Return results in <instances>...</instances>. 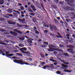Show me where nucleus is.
<instances>
[{
	"mask_svg": "<svg viewBox=\"0 0 75 75\" xmlns=\"http://www.w3.org/2000/svg\"><path fill=\"white\" fill-rule=\"evenodd\" d=\"M17 13H18V14H20V12L19 11H17Z\"/></svg>",
	"mask_w": 75,
	"mask_h": 75,
	"instance_id": "0e129e2a",
	"label": "nucleus"
},
{
	"mask_svg": "<svg viewBox=\"0 0 75 75\" xmlns=\"http://www.w3.org/2000/svg\"><path fill=\"white\" fill-rule=\"evenodd\" d=\"M67 50L68 51L71 52H72V51L73 50V49H68Z\"/></svg>",
	"mask_w": 75,
	"mask_h": 75,
	"instance_id": "f3484780",
	"label": "nucleus"
},
{
	"mask_svg": "<svg viewBox=\"0 0 75 75\" xmlns=\"http://www.w3.org/2000/svg\"><path fill=\"white\" fill-rule=\"evenodd\" d=\"M46 67L47 68H52L53 67V66H48V65H47Z\"/></svg>",
	"mask_w": 75,
	"mask_h": 75,
	"instance_id": "cd10ccee",
	"label": "nucleus"
},
{
	"mask_svg": "<svg viewBox=\"0 0 75 75\" xmlns=\"http://www.w3.org/2000/svg\"><path fill=\"white\" fill-rule=\"evenodd\" d=\"M61 62H63V63H65V61L64 60H61Z\"/></svg>",
	"mask_w": 75,
	"mask_h": 75,
	"instance_id": "8fccbe9b",
	"label": "nucleus"
},
{
	"mask_svg": "<svg viewBox=\"0 0 75 75\" xmlns=\"http://www.w3.org/2000/svg\"><path fill=\"white\" fill-rule=\"evenodd\" d=\"M55 2L56 3H59V0H54Z\"/></svg>",
	"mask_w": 75,
	"mask_h": 75,
	"instance_id": "e433bc0d",
	"label": "nucleus"
},
{
	"mask_svg": "<svg viewBox=\"0 0 75 75\" xmlns=\"http://www.w3.org/2000/svg\"><path fill=\"white\" fill-rule=\"evenodd\" d=\"M33 21L35 23L36 22V19L35 18H33Z\"/></svg>",
	"mask_w": 75,
	"mask_h": 75,
	"instance_id": "72a5a7b5",
	"label": "nucleus"
},
{
	"mask_svg": "<svg viewBox=\"0 0 75 75\" xmlns=\"http://www.w3.org/2000/svg\"><path fill=\"white\" fill-rule=\"evenodd\" d=\"M65 9L66 10H69L70 11H74L75 10V9H74V8L72 9L69 6H66L65 7Z\"/></svg>",
	"mask_w": 75,
	"mask_h": 75,
	"instance_id": "7ed1b4c3",
	"label": "nucleus"
},
{
	"mask_svg": "<svg viewBox=\"0 0 75 75\" xmlns=\"http://www.w3.org/2000/svg\"><path fill=\"white\" fill-rule=\"evenodd\" d=\"M50 61H52V62H57V61L54 60V59H50Z\"/></svg>",
	"mask_w": 75,
	"mask_h": 75,
	"instance_id": "bb28decb",
	"label": "nucleus"
},
{
	"mask_svg": "<svg viewBox=\"0 0 75 75\" xmlns=\"http://www.w3.org/2000/svg\"><path fill=\"white\" fill-rule=\"evenodd\" d=\"M45 26L46 27H47L48 28H49V26L48 25H47V24H45Z\"/></svg>",
	"mask_w": 75,
	"mask_h": 75,
	"instance_id": "a19ab883",
	"label": "nucleus"
},
{
	"mask_svg": "<svg viewBox=\"0 0 75 75\" xmlns=\"http://www.w3.org/2000/svg\"><path fill=\"white\" fill-rule=\"evenodd\" d=\"M41 7L42 8L43 10H44V6H43V4L42 3H41Z\"/></svg>",
	"mask_w": 75,
	"mask_h": 75,
	"instance_id": "c756f323",
	"label": "nucleus"
},
{
	"mask_svg": "<svg viewBox=\"0 0 75 75\" xmlns=\"http://www.w3.org/2000/svg\"><path fill=\"white\" fill-rule=\"evenodd\" d=\"M66 21L67 22H69V20L68 19H66Z\"/></svg>",
	"mask_w": 75,
	"mask_h": 75,
	"instance_id": "603ef678",
	"label": "nucleus"
},
{
	"mask_svg": "<svg viewBox=\"0 0 75 75\" xmlns=\"http://www.w3.org/2000/svg\"><path fill=\"white\" fill-rule=\"evenodd\" d=\"M40 54L41 57H42V58H45V56L44 54H43L42 53H40Z\"/></svg>",
	"mask_w": 75,
	"mask_h": 75,
	"instance_id": "2eb2a0df",
	"label": "nucleus"
},
{
	"mask_svg": "<svg viewBox=\"0 0 75 75\" xmlns=\"http://www.w3.org/2000/svg\"><path fill=\"white\" fill-rule=\"evenodd\" d=\"M62 67L64 68H67L68 67V66L67 65H65V64H62Z\"/></svg>",
	"mask_w": 75,
	"mask_h": 75,
	"instance_id": "9b49d317",
	"label": "nucleus"
},
{
	"mask_svg": "<svg viewBox=\"0 0 75 75\" xmlns=\"http://www.w3.org/2000/svg\"><path fill=\"white\" fill-rule=\"evenodd\" d=\"M55 50H57V51H61V50H59L58 49H56Z\"/></svg>",
	"mask_w": 75,
	"mask_h": 75,
	"instance_id": "49530a36",
	"label": "nucleus"
},
{
	"mask_svg": "<svg viewBox=\"0 0 75 75\" xmlns=\"http://www.w3.org/2000/svg\"><path fill=\"white\" fill-rule=\"evenodd\" d=\"M45 55L46 57H48V54H45Z\"/></svg>",
	"mask_w": 75,
	"mask_h": 75,
	"instance_id": "13d9d810",
	"label": "nucleus"
},
{
	"mask_svg": "<svg viewBox=\"0 0 75 75\" xmlns=\"http://www.w3.org/2000/svg\"><path fill=\"white\" fill-rule=\"evenodd\" d=\"M63 55H65L66 56H67L69 55V54H67V53H63Z\"/></svg>",
	"mask_w": 75,
	"mask_h": 75,
	"instance_id": "7c9ffc66",
	"label": "nucleus"
},
{
	"mask_svg": "<svg viewBox=\"0 0 75 75\" xmlns=\"http://www.w3.org/2000/svg\"><path fill=\"white\" fill-rule=\"evenodd\" d=\"M30 7L33 9V11H36V8H35V6L32 5Z\"/></svg>",
	"mask_w": 75,
	"mask_h": 75,
	"instance_id": "6e6552de",
	"label": "nucleus"
},
{
	"mask_svg": "<svg viewBox=\"0 0 75 75\" xmlns=\"http://www.w3.org/2000/svg\"><path fill=\"white\" fill-rule=\"evenodd\" d=\"M18 20L20 22L23 23V21H24L25 20L24 18L23 19V20H22L20 18H19Z\"/></svg>",
	"mask_w": 75,
	"mask_h": 75,
	"instance_id": "9d476101",
	"label": "nucleus"
},
{
	"mask_svg": "<svg viewBox=\"0 0 75 75\" xmlns=\"http://www.w3.org/2000/svg\"><path fill=\"white\" fill-rule=\"evenodd\" d=\"M49 49L52 52L54 51V48L52 47H49Z\"/></svg>",
	"mask_w": 75,
	"mask_h": 75,
	"instance_id": "6ab92c4d",
	"label": "nucleus"
},
{
	"mask_svg": "<svg viewBox=\"0 0 75 75\" xmlns=\"http://www.w3.org/2000/svg\"><path fill=\"white\" fill-rule=\"evenodd\" d=\"M43 45L42 46V47L43 48H45L47 47V45H49L48 42H43Z\"/></svg>",
	"mask_w": 75,
	"mask_h": 75,
	"instance_id": "39448f33",
	"label": "nucleus"
},
{
	"mask_svg": "<svg viewBox=\"0 0 75 75\" xmlns=\"http://www.w3.org/2000/svg\"><path fill=\"white\" fill-rule=\"evenodd\" d=\"M13 15H14V16H16L17 15V13H13Z\"/></svg>",
	"mask_w": 75,
	"mask_h": 75,
	"instance_id": "4c0bfd02",
	"label": "nucleus"
},
{
	"mask_svg": "<svg viewBox=\"0 0 75 75\" xmlns=\"http://www.w3.org/2000/svg\"><path fill=\"white\" fill-rule=\"evenodd\" d=\"M13 31H15L17 33L19 30H17L14 29H13Z\"/></svg>",
	"mask_w": 75,
	"mask_h": 75,
	"instance_id": "79ce46f5",
	"label": "nucleus"
},
{
	"mask_svg": "<svg viewBox=\"0 0 75 75\" xmlns=\"http://www.w3.org/2000/svg\"><path fill=\"white\" fill-rule=\"evenodd\" d=\"M18 5L19 6H22V4H20V3H19V4H18Z\"/></svg>",
	"mask_w": 75,
	"mask_h": 75,
	"instance_id": "774afa93",
	"label": "nucleus"
},
{
	"mask_svg": "<svg viewBox=\"0 0 75 75\" xmlns=\"http://www.w3.org/2000/svg\"><path fill=\"white\" fill-rule=\"evenodd\" d=\"M21 16L22 17H24V15L22 14L21 15Z\"/></svg>",
	"mask_w": 75,
	"mask_h": 75,
	"instance_id": "052dcab7",
	"label": "nucleus"
},
{
	"mask_svg": "<svg viewBox=\"0 0 75 75\" xmlns=\"http://www.w3.org/2000/svg\"><path fill=\"white\" fill-rule=\"evenodd\" d=\"M7 11L8 13H12L13 12V9H8Z\"/></svg>",
	"mask_w": 75,
	"mask_h": 75,
	"instance_id": "1a4fd4ad",
	"label": "nucleus"
},
{
	"mask_svg": "<svg viewBox=\"0 0 75 75\" xmlns=\"http://www.w3.org/2000/svg\"><path fill=\"white\" fill-rule=\"evenodd\" d=\"M59 46L60 47H63V45H59Z\"/></svg>",
	"mask_w": 75,
	"mask_h": 75,
	"instance_id": "680f3d73",
	"label": "nucleus"
},
{
	"mask_svg": "<svg viewBox=\"0 0 75 75\" xmlns=\"http://www.w3.org/2000/svg\"><path fill=\"white\" fill-rule=\"evenodd\" d=\"M54 21H55V22L56 24H58L59 23L58 21L56 20V19H54Z\"/></svg>",
	"mask_w": 75,
	"mask_h": 75,
	"instance_id": "412c9836",
	"label": "nucleus"
},
{
	"mask_svg": "<svg viewBox=\"0 0 75 75\" xmlns=\"http://www.w3.org/2000/svg\"><path fill=\"white\" fill-rule=\"evenodd\" d=\"M17 25L19 27H22L23 26L21 25H20L18 23H17Z\"/></svg>",
	"mask_w": 75,
	"mask_h": 75,
	"instance_id": "aec40b11",
	"label": "nucleus"
},
{
	"mask_svg": "<svg viewBox=\"0 0 75 75\" xmlns=\"http://www.w3.org/2000/svg\"><path fill=\"white\" fill-rule=\"evenodd\" d=\"M28 11H29L30 12H33V11L31 9H28Z\"/></svg>",
	"mask_w": 75,
	"mask_h": 75,
	"instance_id": "de8ad7c7",
	"label": "nucleus"
},
{
	"mask_svg": "<svg viewBox=\"0 0 75 75\" xmlns=\"http://www.w3.org/2000/svg\"><path fill=\"white\" fill-rule=\"evenodd\" d=\"M30 15L32 16H34L35 15V14L34 13H30Z\"/></svg>",
	"mask_w": 75,
	"mask_h": 75,
	"instance_id": "c03bdc74",
	"label": "nucleus"
},
{
	"mask_svg": "<svg viewBox=\"0 0 75 75\" xmlns=\"http://www.w3.org/2000/svg\"><path fill=\"white\" fill-rule=\"evenodd\" d=\"M17 33H19L21 34H22L23 33L22 32H21L19 30H18V31Z\"/></svg>",
	"mask_w": 75,
	"mask_h": 75,
	"instance_id": "f704fd0d",
	"label": "nucleus"
},
{
	"mask_svg": "<svg viewBox=\"0 0 75 75\" xmlns=\"http://www.w3.org/2000/svg\"><path fill=\"white\" fill-rule=\"evenodd\" d=\"M68 47L71 48H74V46L72 45H69L68 46Z\"/></svg>",
	"mask_w": 75,
	"mask_h": 75,
	"instance_id": "4468645a",
	"label": "nucleus"
},
{
	"mask_svg": "<svg viewBox=\"0 0 75 75\" xmlns=\"http://www.w3.org/2000/svg\"><path fill=\"white\" fill-rule=\"evenodd\" d=\"M57 34L58 35H59V37L60 38H62V36H61L60 35V34L58 32H57Z\"/></svg>",
	"mask_w": 75,
	"mask_h": 75,
	"instance_id": "c9c22d12",
	"label": "nucleus"
},
{
	"mask_svg": "<svg viewBox=\"0 0 75 75\" xmlns=\"http://www.w3.org/2000/svg\"><path fill=\"white\" fill-rule=\"evenodd\" d=\"M52 27L54 28V29L55 30H56V31L58 30V29L57 28L56 26L53 25H52H52L50 26V30L52 31H53V30H54V29Z\"/></svg>",
	"mask_w": 75,
	"mask_h": 75,
	"instance_id": "f03ea898",
	"label": "nucleus"
},
{
	"mask_svg": "<svg viewBox=\"0 0 75 75\" xmlns=\"http://www.w3.org/2000/svg\"><path fill=\"white\" fill-rule=\"evenodd\" d=\"M22 52L23 53H24V54H29V53H28L27 52H25L23 51H22Z\"/></svg>",
	"mask_w": 75,
	"mask_h": 75,
	"instance_id": "37998d69",
	"label": "nucleus"
},
{
	"mask_svg": "<svg viewBox=\"0 0 75 75\" xmlns=\"http://www.w3.org/2000/svg\"><path fill=\"white\" fill-rule=\"evenodd\" d=\"M65 1L67 2V4L69 5V4L73 3L74 2V0H65Z\"/></svg>",
	"mask_w": 75,
	"mask_h": 75,
	"instance_id": "0eeeda50",
	"label": "nucleus"
},
{
	"mask_svg": "<svg viewBox=\"0 0 75 75\" xmlns=\"http://www.w3.org/2000/svg\"><path fill=\"white\" fill-rule=\"evenodd\" d=\"M72 36L74 38H75V35H73Z\"/></svg>",
	"mask_w": 75,
	"mask_h": 75,
	"instance_id": "69168bd1",
	"label": "nucleus"
},
{
	"mask_svg": "<svg viewBox=\"0 0 75 75\" xmlns=\"http://www.w3.org/2000/svg\"><path fill=\"white\" fill-rule=\"evenodd\" d=\"M39 6H38V8H39L40 9L41 8V7L40 6V5L39 4L38 5Z\"/></svg>",
	"mask_w": 75,
	"mask_h": 75,
	"instance_id": "6e6d98bb",
	"label": "nucleus"
},
{
	"mask_svg": "<svg viewBox=\"0 0 75 75\" xmlns=\"http://www.w3.org/2000/svg\"><path fill=\"white\" fill-rule=\"evenodd\" d=\"M20 8H21V10H24V8L23 6H21V7H20Z\"/></svg>",
	"mask_w": 75,
	"mask_h": 75,
	"instance_id": "a878e982",
	"label": "nucleus"
},
{
	"mask_svg": "<svg viewBox=\"0 0 75 75\" xmlns=\"http://www.w3.org/2000/svg\"><path fill=\"white\" fill-rule=\"evenodd\" d=\"M45 64V62H42V63H41V65L42 66H43Z\"/></svg>",
	"mask_w": 75,
	"mask_h": 75,
	"instance_id": "2f4dec72",
	"label": "nucleus"
},
{
	"mask_svg": "<svg viewBox=\"0 0 75 75\" xmlns=\"http://www.w3.org/2000/svg\"><path fill=\"white\" fill-rule=\"evenodd\" d=\"M66 37H69V35L68 34H67L66 35Z\"/></svg>",
	"mask_w": 75,
	"mask_h": 75,
	"instance_id": "e2e57ef3",
	"label": "nucleus"
},
{
	"mask_svg": "<svg viewBox=\"0 0 75 75\" xmlns=\"http://www.w3.org/2000/svg\"><path fill=\"white\" fill-rule=\"evenodd\" d=\"M35 31V33L37 34H39L40 33L38 31H37V30H34Z\"/></svg>",
	"mask_w": 75,
	"mask_h": 75,
	"instance_id": "393cba45",
	"label": "nucleus"
},
{
	"mask_svg": "<svg viewBox=\"0 0 75 75\" xmlns=\"http://www.w3.org/2000/svg\"><path fill=\"white\" fill-rule=\"evenodd\" d=\"M8 23L9 24H11V25L15 24H16V23L13 22H12L8 21Z\"/></svg>",
	"mask_w": 75,
	"mask_h": 75,
	"instance_id": "f8f14e48",
	"label": "nucleus"
},
{
	"mask_svg": "<svg viewBox=\"0 0 75 75\" xmlns=\"http://www.w3.org/2000/svg\"><path fill=\"white\" fill-rule=\"evenodd\" d=\"M28 42L30 43H32V41L31 40V39H29L28 40Z\"/></svg>",
	"mask_w": 75,
	"mask_h": 75,
	"instance_id": "4be33fe9",
	"label": "nucleus"
},
{
	"mask_svg": "<svg viewBox=\"0 0 75 75\" xmlns=\"http://www.w3.org/2000/svg\"><path fill=\"white\" fill-rule=\"evenodd\" d=\"M64 64H69V62H67V63H64Z\"/></svg>",
	"mask_w": 75,
	"mask_h": 75,
	"instance_id": "bf43d9fd",
	"label": "nucleus"
},
{
	"mask_svg": "<svg viewBox=\"0 0 75 75\" xmlns=\"http://www.w3.org/2000/svg\"><path fill=\"white\" fill-rule=\"evenodd\" d=\"M0 21H4V18H0Z\"/></svg>",
	"mask_w": 75,
	"mask_h": 75,
	"instance_id": "ea45409f",
	"label": "nucleus"
},
{
	"mask_svg": "<svg viewBox=\"0 0 75 75\" xmlns=\"http://www.w3.org/2000/svg\"><path fill=\"white\" fill-rule=\"evenodd\" d=\"M64 72H69L71 73L72 71H69L68 70H64Z\"/></svg>",
	"mask_w": 75,
	"mask_h": 75,
	"instance_id": "ddd939ff",
	"label": "nucleus"
},
{
	"mask_svg": "<svg viewBox=\"0 0 75 75\" xmlns=\"http://www.w3.org/2000/svg\"><path fill=\"white\" fill-rule=\"evenodd\" d=\"M48 31L47 30H45V33H48Z\"/></svg>",
	"mask_w": 75,
	"mask_h": 75,
	"instance_id": "3c124183",
	"label": "nucleus"
},
{
	"mask_svg": "<svg viewBox=\"0 0 75 75\" xmlns=\"http://www.w3.org/2000/svg\"><path fill=\"white\" fill-rule=\"evenodd\" d=\"M10 33L11 35H13V36H14L16 37L17 35H18V34L15 32H13V31H10Z\"/></svg>",
	"mask_w": 75,
	"mask_h": 75,
	"instance_id": "423d86ee",
	"label": "nucleus"
},
{
	"mask_svg": "<svg viewBox=\"0 0 75 75\" xmlns=\"http://www.w3.org/2000/svg\"><path fill=\"white\" fill-rule=\"evenodd\" d=\"M25 7L26 8H27V7H28V6L27 5H25Z\"/></svg>",
	"mask_w": 75,
	"mask_h": 75,
	"instance_id": "338daca9",
	"label": "nucleus"
},
{
	"mask_svg": "<svg viewBox=\"0 0 75 75\" xmlns=\"http://www.w3.org/2000/svg\"><path fill=\"white\" fill-rule=\"evenodd\" d=\"M5 53L6 54V55L7 57H12L13 56V54H10V52L6 51Z\"/></svg>",
	"mask_w": 75,
	"mask_h": 75,
	"instance_id": "20e7f679",
	"label": "nucleus"
},
{
	"mask_svg": "<svg viewBox=\"0 0 75 75\" xmlns=\"http://www.w3.org/2000/svg\"><path fill=\"white\" fill-rule=\"evenodd\" d=\"M4 1H3V2H0V5H2L3 4H4Z\"/></svg>",
	"mask_w": 75,
	"mask_h": 75,
	"instance_id": "a18cd8bd",
	"label": "nucleus"
},
{
	"mask_svg": "<svg viewBox=\"0 0 75 75\" xmlns=\"http://www.w3.org/2000/svg\"><path fill=\"white\" fill-rule=\"evenodd\" d=\"M19 47H24V45L23 44L20 43L19 45Z\"/></svg>",
	"mask_w": 75,
	"mask_h": 75,
	"instance_id": "a211bd4d",
	"label": "nucleus"
},
{
	"mask_svg": "<svg viewBox=\"0 0 75 75\" xmlns=\"http://www.w3.org/2000/svg\"><path fill=\"white\" fill-rule=\"evenodd\" d=\"M57 74H61V71H57Z\"/></svg>",
	"mask_w": 75,
	"mask_h": 75,
	"instance_id": "473e14b6",
	"label": "nucleus"
},
{
	"mask_svg": "<svg viewBox=\"0 0 75 75\" xmlns=\"http://www.w3.org/2000/svg\"><path fill=\"white\" fill-rule=\"evenodd\" d=\"M22 49L23 51H26L27 50V48L26 47H23L22 48Z\"/></svg>",
	"mask_w": 75,
	"mask_h": 75,
	"instance_id": "b1692460",
	"label": "nucleus"
},
{
	"mask_svg": "<svg viewBox=\"0 0 75 75\" xmlns=\"http://www.w3.org/2000/svg\"><path fill=\"white\" fill-rule=\"evenodd\" d=\"M16 57L13 56L12 57V58L13 59H16Z\"/></svg>",
	"mask_w": 75,
	"mask_h": 75,
	"instance_id": "5fc2aeb1",
	"label": "nucleus"
},
{
	"mask_svg": "<svg viewBox=\"0 0 75 75\" xmlns=\"http://www.w3.org/2000/svg\"><path fill=\"white\" fill-rule=\"evenodd\" d=\"M0 44L1 45H6V44H5L4 43H3L2 42H0Z\"/></svg>",
	"mask_w": 75,
	"mask_h": 75,
	"instance_id": "c85d7f7f",
	"label": "nucleus"
},
{
	"mask_svg": "<svg viewBox=\"0 0 75 75\" xmlns=\"http://www.w3.org/2000/svg\"><path fill=\"white\" fill-rule=\"evenodd\" d=\"M69 6H71L73 7H74L75 6V5L73 4H71L70 3V4H69Z\"/></svg>",
	"mask_w": 75,
	"mask_h": 75,
	"instance_id": "5701e85b",
	"label": "nucleus"
},
{
	"mask_svg": "<svg viewBox=\"0 0 75 75\" xmlns=\"http://www.w3.org/2000/svg\"><path fill=\"white\" fill-rule=\"evenodd\" d=\"M19 40L20 41H23L25 40V37H22L21 38H19Z\"/></svg>",
	"mask_w": 75,
	"mask_h": 75,
	"instance_id": "dca6fc26",
	"label": "nucleus"
},
{
	"mask_svg": "<svg viewBox=\"0 0 75 75\" xmlns=\"http://www.w3.org/2000/svg\"><path fill=\"white\" fill-rule=\"evenodd\" d=\"M41 41H42V40H41V39H39V40H38V41H39V42H40Z\"/></svg>",
	"mask_w": 75,
	"mask_h": 75,
	"instance_id": "4d7b16f0",
	"label": "nucleus"
},
{
	"mask_svg": "<svg viewBox=\"0 0 75 75\" xmlns=\"http://www.w3.org/2000/svg\"><path fill=\"white\" fill-rule=\"evenodd\" d=\"M44 69H45L47 68V66H44V67L42 68Z\"/></svg>",
	"mask_w": 75,
	"mask_h": 75,
	"instance_id": "09e8293b",
	"label": "nucleus"
},
{
	"mask_svg": "<svg viewBox=\"0 0 75 75\" xmlns=\"http://www.w3.org/2000/svg\"><path fill=\"white\" fill-rule=\"evenodd\" d=\"M17 54L18 55H19V56H23V54H21L19 53H17Z\"/></svg>",
	"mask_w": 75,
	"mask_h": 75,
	"instance_id": "58836bf2",
	"label": "nucleus"
},
{
	"mask_svg": "<svg viewBox=\"0 0 75 75\" xmlns=\"http://www.w3.org/2000/svg\"><path fill=\"white\" fill-rule=\"evenodd\" d=\"M13 62L15 63L21 64V65H24L25 64L26 65H29V64L27 62H25L24 61H23L22 60H13Z\"/></svg>",
	"mask_w": 75,
	"mask_h": 75,
	"instance_id": "f257e3e1",
	"label": "nucleus"
},
{
	"mask_svg": "<svg viewBox=\"0 0 75 75\" xmlns=\"http://www.w3.org/2000/svg\"><path fill=\"white\" fill-rule=\"evenodd\" d=\"M8 16L10 17H12L13 16V15L12 14H9Z\"/></svg>",
	"mask_w": 75,
	"mask_h": 75,
	"instance_id": "864d4df0",
	"label": "nucleus"
}]
</instances>
